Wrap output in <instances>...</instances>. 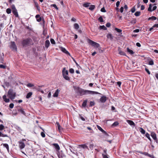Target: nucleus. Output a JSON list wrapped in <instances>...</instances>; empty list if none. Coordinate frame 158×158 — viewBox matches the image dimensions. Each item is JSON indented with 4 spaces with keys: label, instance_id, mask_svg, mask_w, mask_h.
<instances>
[{
    "label": "nucleus",
    "instance_id": "b1692460",
    "mask_svg": "<svg viewBox=\"0 0 158 158\" xmlns=\"http://www.w3.org/2000/svg\"><path fill=\"white\" fill-rule=\"evenodd\" d=\"M139 131L142 134H144L145 133V131L141 127H140L139 128Z\"/></svg>",
    "mask_w": 158,
    "mask_h": 158
},
{
    "label": "nucleus",
    "instance_id": "4d7b16f0",
    "mask_svg": "<svg viewBox=\"0 0 158 158\" xmlns=\"http://www.w3.org/2000/svg\"><path fill=\"white\" fill-rule=\"evenodd\" d=\"M14 106V104L12 103H10L9 105V107L10 108H13V107Z\"/></svg>",
    "mask_w": 158,
    "mask_h": 158
},
{
    "label": "nucleus",
    "instance_id": "ddd939ff",
    "mask_svg": "<svg viewBox=\"0 0 158 158\" xmlns=\"http://www.w3.org/2000/svg\"><path fill=\"white\" fill-rule=\"evenodd\" d=\"M2 98L6 102H8L10 101V100L9 98H6V95H4L2 96Z\"/></svg>",
    "mask_w": 158,
    "mask_h": 158
},
{
    "label": "nucleus",
    "instance_id": "13d9d810",
    "mask_svg": "<svg viewBox=\"0 0 158 158\" xmlns=\"http://www.w3.org/2000/svg\"><path fill=\"white\" fill-rule=\"evenodd\" d=\"M6 66L3 65H2V64L0 65V68L5 69L6 68Z\"/></svg>",
    "mask_w": 158,
    "mask_h": 158
},
{
    "label": "nucleus",
    "instance_id": "0e129e2a",
    "mask_svg": "<svg viewBox=\"0 0 158 158\" xmlns=\"http://www.w3.org/2000/svg\"><path fill=\"white\" fill-rule=\"evenodd\" d=\"M110 25L111 24L110 23H108L106 24V26L108 27H110Z\"/></svg>",
    "mask_w": 158,
    "mask_h": 158
},
{
    "label": "nucleus",
    "instance_id": "a18cd8bd",
    "mask_svg": "<svg viewBox=\"0 0 158 158\" xmlns=\"http://www.w3.org/2000/svg\"><path fill=\"white\" fill-rule=\"evenodd\" d=\"M4 126L2 124L0 125V131L2 130L4 128Z\"/></svg>",
    "mask_w": 158,
    "mask_h": 158
},
{
    "label": "nucleus",
    "instance_id": "39448f33",
    "mask_svg": "<svg viewBox=\"0 0 158 158\" xmlns=\"http://www.w3.org/2000/svg\"><path fill=\"white\" fill-rule=\"evenodd\" d=\"M8 95L11 99H14L16 96V93L12 89H10L8 92Z\"/></svg>",
    "mask_w": 158,
    "mask_h": 158
},
{
    "label": "nucleus",
    "instance_id": "f3484780",
    "mask_svg": "<svg viewBox=\"0 0 158 158\" xmlns=\"http://www.w3.org/2000/svg\"><path fill=\"white\" fill-rule=\"evenodd\" d=\"M61 50L63 52L65 53L66 54L69 55H70L69 52L67 51L66 50V49L64 48H61Z\"/></svg>",
    "mask_w": 158,
    "mask_h": 158
},
{
    "label": "nucleus",
    "instance_id": "20e7f679",
    "mask_svg": "<svg viewBox=\"0 0 158 158\" xmlns=\"http://www.w3.org/2000/svg\"><path fill=\"white\" fill-rule=\"evenodd\" d=\"M62 73L64 78L68 81L70 80L69 77L68 76V72L67 70H66L65 68H64L62 71Z\"/></svg>",
    "mask_w": 158,
    "mask_h": 158
},
{
    "label": "nucleus",
    "instance_id": "aec40b11",
    "mask_svg": "<svg viewBox=\"0 0 158 158\" xmlns=\"http://www.w3.org/2000/svg\"><path fill=\"white\" fill-rule=\"evenodd\" d=\"M50 42L49 40H47L45 41V46L46 48H48L50 45Z\"/></svg>",
    "mask_w": 158,
    "mask_h": 158
},
{
    "label": "nucleus",
    "instance_id": "a19ab883",
    "mask_svg": "<svg viewBox=\"0 0 158 158\" xmlns=\"http://www.w3.org/2000/svg\"><path fill=\"white\" fill-rule=\"evenodd\" d=\"M98 20L100 22H103L104 21L102 16H101L98 18Z\"/></svg>",
    "mask_w": 158,
    "mask_h": 158
},
{
    "label": "nucleus",
    "instance_id": "69168bd1",
    "mask_svg": "<svg viewBox=\"0 0 158 158\" xmlns=\"http://www.w3.org/2000/svg\"><path fill=\"white\" fill-rule=\"evenodd\" d=\"M145 70L146 71V72L148 73V74H150V72L149 71V70L148 69H147V68H145Z\"/></svg>",
    "mask_w": 158,
    "mask_h": 158
},
{
    "label": "nucleus",
    "instance_id": "dca6fc26",
    "mask_svg": "<svg viewBox=\"0 0 158 158\" xmlns=\"http://www.w3.org/2000/svg\"><path fill=\"white\" fill-rule=\"evenodd\" d=\"M60 91V90L59 89H57L53 95V96L54 97H57L58 96Z\"/></svg>",
    "mask_w": 158,
    "mask_h": 158
},
{
    "label": "nucleus",
    "instance_id": "412c9836",
    "mask_svg": "<svg viewBox=\"0 0 158 158\" xmlns=\"http://www.w3.org/2000/svg\"><path fill=\"white\" fill-rule=\"evenodd\" d=\"M18 111L19 112H20L22 114H23L24 115H26V113H25V111H24V110L23 108H21L20 109H18Z\"/></svg>",
    "mask_w": 158,
    "mask_h": 158
},
{
    "label": "nucleus",
    "instance_id": "49530a36",
    "mask_svg": "<svg viewBox=\"0 0 158 158\" xmlns=\"http://www.w3.org/2000/svg\"><path fill=\"white\" fill-rule=\"evenodd\" d=\"M34 86L33 84H32L31 83H28L27 85V86L28 87H32Z\"/></svg>",
    "mask_w": 158,
    "mask_h": 158
},
{
    "label": "nucleus",
    "instance_id": "37998d69",
    "mask_svg": "<svg viewBox=\"0 0 158 158\" xmlns=\"http://www.w3.org/2000/svg\"><path fill=\"white\" fill-rule=\"evenodd\" d=\"M137 152L142 154H143V155H145V156H146L147 155V152H141V151H137Z\"/></svg>",
    "mask_w": 158,
    "mask_h": 158
},
{
    "label": "nucleus",
    "instance_id": "7ed1b4c3",
    "mask_svg": "<svg viewBox=\"0 0 158 158\" xmlns=\"http://www.w3.org/2000/svg\"><path fill=\"white\" fill-rule=\"evenodd\" d=\"M88 43L91 44L92 46L95 47L97 48H98L100 52H102V51L100 49V47L99 44L89 39L88 40Z\"/></svg>",
    "mask_w": 158,
    "mask_h": 158
},
{
    "label": "nucleus",
    "instance_id": "ea45409f",
    "mask_svg": "<svg viewBox=\"0 0 158 158\" xmlns=\"http://www.w3.org/2000/svg\"><path fill=\"white\" fill-rule=\"evenodd\" d=\"M148 64L150 65H153L154 64V62L152 60H150L148 62Z\"/></svg>",
    "mask_w": 158,
    "mask_h": 158
},
{
    "label": "nucleus",
    "instance_id": "f704fd0d",
    "mask_svg": "<svg viewBox=\"0 0 158 158\" xmlns=\"http://www.w3.org/2000/svg\"><path fill=\"white\" fill-rule=\"evenodd\" d=\"M3 146L4 147L6 148L7 151H9V147L7 143H4L3 144Z\"/></svg>",
    "mask_w": 158,
    "mask_h": 158
},
{
    "label": "nucleus",
    "instance_id": "e433bc0d",
    "mask_svg": "<svg viewBox=\"0 0 158 158\" xmlns=\"http://www.w3.org/2000/svg\"><path fill=\"white\" fill-rule=\"evenodd\" d=\"M136 16H139L140 15V11H136L134 14Z\"/></svg>",
    "mask_w": 158,
    "mask_h": 158
},
{
    "label": "nucleus",
    "instance_id": "3c124183",
    "mask_svg": "<svg viewBox=\"0 0 158 158\" xmlns=\"http://www.w3.org/2000/svg\"><path fill=\"white\" fill-rule=\"evenodd\" d=\"M69 72L70 73H74V70L73 69L71 68L69 69Z\"/></svg>",
    "mask_w": 158,
    "mask_h": 158
},
{
    "label": "nucleus",
    "instance_id": "338daca9",
    "mask_svg": "<svg viewBox=\"0 0 158 158\" xmlns=\"http://www.w3.org/2000/svg\"><path fill=\"white\" fill-rule=\"evenodd\" d=\"M11 8L12 9V10H15L16 9L15 7V6L14 5H13L11 6Z\"/></svg>",
    "mask_w": 158,
    "mask_h": 158
},
{
    "label": "nucleus",
    "instance_id": "c85d7f7f",
    "mask_svg": "<svg viewBox=\"0 0 158 158\" xmlns=\"http://www.w3.org/2000/svg\"><path fill=\"white\" fill-rule=\"evenodd\" d=\"M90 4V3H88V2L85 3L83 4V6L84 7H87L89 6Z\"/></svg>",
    "mask_w": 158,
    "mask_h": 158
},
{
    "label": "nucleus",
    "instance_id": "774afa93",
    "mask_svg": "<svg viewBox=\"0 0 158 158\" xmlns=\"http://www.w3.org/2000/svg\"><path fill=\"white\" fill-rule=\"evenodd\" d=\"M103 158H108L106 154H102Z\"/></svg>",
    "mask_w": 158,
    "mask_h": 158
},
{
    "label": "nucleus",
    "instance_id": "4c0bfd02",
    "mask_svg": "<svg viewBox=\"0 0 158 158\" xmlns=\"http://www.w3.org/2000/svg\"><path fill=\"white\" fill-rule=\"evenodd\" d=\"M6 12L8 14H10L11 12V10L10 8H7L6 10Z\"/></svg>",
    "mask_w": 158,
    "mask_h": 158
},
{
    "label": "nucleus",
    "instance_id": "864d4df0",
    "mask_svg": "<svg viewBox=\"0 0 158 158\" xmlns=\"http://www.w3.org/2000/svg\"><path fill=\"white\" fill-rule=\"evenodd\" d=\"M35 5L36 6V7L37 10H39V7L38 4L37 2H35Z\"/></svg>",
    "mask_w": 158,
    "mask_h": 158
},
{
    "label": "nucleus",
    "instance_id": "c9c22d12",
    "mask_svg": "<svg viewBox=\"0 0 158 158\" xmlns=\"http://www.w3.org/2000/svg\"><path fill=\"white\" fill-rule=\"evenodd\" d=\"M99 28L100 29H103L104 30H106L107 29L106 27L104 25L100 26L99 27Z\"/></svg>",
    "mask_w": 158,
    "mask_h": 158
},
{
    "label": "nucleus",
    "instance_id": "9d476101",
    "mask_svg": "<svg viewBox=\"0 0 158 158\" xmlns=\"http://www.w3.org/2000/svg\"><path fill=\"white\" fill-rule=\"evenodd\" d=\"M19 147L20 149H23L25 147V144L23 142L19 141Z\"/></svg>",
    "mask_w": 158,
    "mask_h": 158
},
{
    "label": "nucleus",
    "instance_id": "c03bdc74",
    "mask_svg": "<svg viewBox=\"0 0 158 158\" xmlns=\"http://www.w3.org/2000/svg\"><path fill=\"white\" fill-rule=\"evenodd\" d=\"M95 104V103L94 102L91 101L90 102L89 106H94Z\"/></svg>",
    "mask_w": 158,
    "mask_h": 158
},
{
    "label": "nucleus",
    "instance_id": "8fccbe9b",
    "mask_svg": "<svg viewBox=\"0 0 158 158\" xmlns=\"http://www.w3.org/2000/svg\"><path fill=\"white\" fill-rule=\"evenodd\" d=\"M50 41L52 44H55V41L53 39H51Z\"/></svg>",
    "mask_w": 158,
    "mask_h": 158
},
{
    "label": "nucleus",
    "instance_id": "c756f323",
    "mask_svg": "<svg viewBox=\"0 0 158 158\" xmlns=\"http://www.w3.org/2000/svg\"><path fill=\"white\" fill-rule=\"evenodd\" d=\"M107 37L108 38L112 40L113 39V36L112 34H109L107 35Z\"/></svg>",
    "mask_w": 158,
    "mask_h": 158
},
{
    "label": "nucleus",
    "instance_id": "79ce46f5",
    "mask_svg": "<svg viewBox=\"0 0 158 158\" xmlns=\"http://www.w3.org/2000/svg\"><path fill=\"white\" fill-rule=\"evenodd\" d=\"M115 30L116 31H117V32L119 33H121L122 31V30H121L117 28H116L115 29Z\"/></svg>",
    "mask_w": 158,
    "mask_h": 158
},
{
    "label": "nucleus",
    "instance_id": "a878e982",
    "mask_svg": "<svg viewBox=\"0 0 158 158\" xmlns=\"http://www.w3.org/2000/svg\"><path fill=\"white\" fill-rule=\"evenodd\" d=\"M127 51L131 55L133 54L134 53V52L132 50L128 48H127Z\"/></svg>",
    "mask_w": 158,
    "mask_h": 158
},
{
    "label": "nucleus",
    "instance_id": "f257e3e1",
    "mask_svg": "<svg viewBox=\"0 0 158 158\" xmlns=\"http://www.w3.org/2000/svg\"><path fill=\"white\" fill-rule=\"evenodd\" d=\"M73 88L75 92L79 94L80 96H82L87 94H99V93L97 92L89 90H85L79 87L75 86H73Z\"/></svg>",
    "mask_w": 158,
    "mask_h": 158
},
{
    "label": "nucleus",
    "instance_id": "bf43d9fd",
    "mask_svg": "<svg viewBox=\"0 0 158 158\" xmlns=\"http://www.w3.org/2000/svg\"><path fill=\"white\" fill-rule=\"evenodd\" d=\"M120 2L119 1H117L116 3V6L117 7H118L119 5Z\"/></svg>",
    "mask_w": 158,
    "mask_h": 158
},
{
    "label": "nucleus",
    "instance_id": "cd10ccee",
    "mask_svg": "<svg viewBox=\"0 0 158 158\" xmlns=\"http://www.w3.org/2000/svg\"><path fill=\"white\" fill-rule=\"evenodd\" d=\"M145 136L151 142L152 141V139L150 137L149 134L148 133H147L145 134Z\"/></svg>",
    "mask_w": 158,
    "mask_h": 158
},
{
    "label": "nucleus",
    "instance_id": "5701e85b",
    "mask_svg": "<svg viewBox=\"0 0 158 158\" xmlns=\"http://www.w3.org/2000/svg\"><path fill=\"white\" fill-rule=\"evenodd\" d=\"M74 28L77 30H78L79 29V25L77 23H75L74 24Z\"/></svg>",
    "mask_w": 158,
    "mask_h": 158
},
{
    "label": "nucleus",
    "instance_id": "a211bd4d",
    "mask_svg": "<svg viewBox=\"0 0 158 158\" xmlns=\"http://www.w3.org/2000/svg\"><path fill=\"white\" fill-rule=\"evenodd\" d=\"M97 127H98V129L100 131L102 132V133H104L106 135L107 134V133L106 132V131H104L100 127L98 126Z\"/></svg>",
    "mask_w": 158,
    "mask_h": 158
},
{
    "label": "nucleus",
    "instance_id": "09e8293b",
    "mask_svg": "<svg viewBox=\"0 0 158 158\" xmlns=\"http://www.w3.org/2000/svg\"><path fill=\"white\" fill-rule=\"evenodd\" d=\"M135 11V6L133 7L131 10V11L132 13H134Z\"/></svg>",
    "mask_w": 158,
    "mask_h": 158
},
{
    "label": "nucleus",
    "instance_id": "6e6d98bb",
    "mask_svg": "<svg viewBox=\"0 0 158 158\" xmlns=\"http://www.w3.org/2000/svg\"><path fill=\"white\" fill-rule=\"evenodd\" d=\"M41 136L43 138H44L45 136V135L44 132H42L41 133Z\"/></svg>",
    "mask_w": 158,
    "mask_h": 158
},
{
    "label": "nucleus",
    "instance_id": "473e14b6",
    "mask_svg": "<svg viewBox=\"0 0 158 158\" xmlns=\"http://www.w3.org/2000/svg\"><path fill=\"white\" fill-rule=\"evenodd\" d=\"M87 100H85L83 102L82 106L83 107H85L86 105Z\"/></svg>",
    "mask_w": 158,
    "mask_h": 158
},
{
    "label": "nucleus",
    "instance_id": "2eb2a0df",
    "mask_svg": "<svg viewBox=\"0 0 158 158\" xmlns=\"http://www.w3.org/2000/svg\"><path fill=\"white\" fill-rule=\"evenodd\" d=\"M53 145L54 146L55 148L58 150H59L60 149V147L59 145L56 143H54L53 144Z\"/></svg>",
    "mask_w": 158,
    "mask_h": 158
},
{
    "label": "nucleus",
    "instance_id": "e2e57ef3",
    "mask_svg": "<svg viewBox=\"0 0 158 158\" xmlns=\"http://www.w3.org/2000/svg\"><path fill=\"white\" fill-rule=\"evenodd\" d=\"M69 149L71 152L73 153V152L74 151V150L71 147L69 146Z\"/></svg>",
    "mask_w": 158,
    "mask_h": 158
},
{
    "label": "nucleus",
    "instance_id": "bb28decb",
    "mask_svg": "<svg viewBox=\"0 0 158 158\" xmlns=\"http://www.w3.org/2000/svg\"><path fill=\"white\" fill-rule=\"evenodd\" d=\"M15 128L16 130H17L18 131H19V132H21L22 131V130L21 129V128L19 127L17 125L15 126Z\"/></svg>",
    "mask_w": 158,
    "mask_h": 158
},
{
    "label": "nucleus",
    "instance_id": "603ef678",
    "mask_svg": "<svg viewBox=\"0 0 158 158\" xmlns=\"http://www.w3.org/2000/svg\"><path fill=\"white\" fill-rule=\"evenodd\" d=\"M51 6H52L56 10H58V8L57 7V6H56V4H52V5H51Z\"/></svg>",
    "mask_w": 158,
    "mask_h": 158
},
{
    "label": "nucleus",
    "instance_id": "4be33fe9",
    "mask_svg": "<svg viewBox=\"0 0 158 158\" xmlns=\"http://www.w3.org/2000/svg\"><path fill=\"white\" fill-rule=\"evenodd\" d=\"M118 51L120 55L123 56H126V53L122 51L120 48H119Z\"/></svg>",
    "mask_w": 158,
    "mask_h": 158
},
{
    "label": "nucleus",
    "instance_id": "de8ad7c7",
    "mask_svg": "<svg viewBox=\"0 0 158 158\" xmlns=\"http://www.w3.org/2000/svg\"><path fill=\"white\" fill-rule=\"evenodd\" d=\"M56 124L57 125L58 129L59 130H60V125L59 123V122H57L56 123Z\"/></svg>",
    "mask_w": 158,
    "mask_h": 158
},
{
    "label": "nucleus",
    "instance_id": "5fc2aeb1",
    "mask_svg": "<svg viewBox=\"0 0 158 158\" xmlns=\"http://www.w3.org/2000/svg\"><path fill=\"white\" fill-rule=\"evenodd\" d=\"M101 11L102 12H105L106 11L104 7H102L101 9Z\"/></svg>",
    "mask_w": 158,
    "mask_h": 158
},
{
    "label": "nucleus",
    "instance_id": "2f4dec72",
    "mask_svg": "<svg viewBox=\"0 0 158 158\" xmlns=\"http://www.w3.org/2000/svg\"><path fill=\"white\" fill-rule=\"evenodd\" d=\"M79 146L83 148L88 149V147L85 144H81L79 145Z\"/></svg>",
    "mask_w": 158,
    "mask_h": 158
},
{
    "label": "nucleus",
    "instance_id": "6e6552de",
    "mask_svg": "<svg viewBox=\"0 0 158 158\" xmlns=\"http://www.w3.org/2000/svg\"><path fill=\"white\" fill-rule=\"evenodd\" d=\"M152 5L151 4H150L149 5V7L148 9V10L150 12H152L153 11H154L156 10L157 8V6H154L153 7V9H152Z\"/></svg>",
    "mask_w": 158,
    "mask_h": 158
},
{
    "label": "nucleus",
    "instance_id": "7c9ffc66",
    "mask_svg": "<svg viewBox=\"0 0 158 158\" xmlns=\"http://www.w3.org/2000/svg\"><path fill=\"white\" fill-rule=\"evenodd\" d=\"M157 18L155 16H152L151 17H149L148 18V20H155Z\"/></svg>",
    "mask_w": 158,
    "mask_h": 158
},
{
    "label": "nucleus",
    "instance_id": "1a4fd4ad",
    "mask_svg": "<svg viewBox=\"0 0 158 158\" xmlns=\"http://www.w3.org/2000/svg\"><path fill=\"white\" fill-rule=\"evenodd\" d=\"M107 100V98L105 96H102L100 99V101L102 103H104Z\"/></svg>",
    "mask_w": 158,
    "mask_h": 158
},
{
    "label": "nucleus",
    "instance_id": "052dcab7",
    "mask_svg": "<svg viewBox=\"0 0 158 158\" xmlns=\"http://www.w3.org/2000/svg\"><path fill=\"white\" fill-rule=\"evenodd\" d=\"M117 85H118L119 87H120L121 84V82L120 81H118L117 82Z\"/></svg>",
    "mask_w": 158,
    "mask_h": 158
},
{
    "label": "nucleus",
    "instance_id": "4468645a",
    "mask_svg": "<svg viewBox=\"0 0 158 158\" xmlns=\"http://www.w3.org/2000/svg\"><path fill=\"white\" fill-rule=\"evenodd\" d=\"M12 11L13 13L16 17H19V15L16 9L12 10Z\"/></svg>",
    "mask_w": 158,
    "mask_h": 158
},
{
    "label": "nucleus",
    "instance_id": "393cba45",
    "mask_svg": "<svg viewBox=\"0 0 158 158\" xmlns=\"http://www.w3.org/2000/svg\"><path fill=\"white\" fill-rule=\"evenodd\" d=\"M32 95V92H29L27 95L26 98H30L31 95Z\"/></svg>",
    "mask_w": 158,
    "mask_h": 158
},
{
    "label": "nucleus",
    "instance_id": "f8f14e48",
    "mask_svg": "<svg viewBox=\"0 0 158 158\" xmlns=\"http://www.w3.org/2000/svg\"><path fill=\"white\" fill-rule=\"evenodd\" d=\"M127 122L131 126H135V123L133 121L128 120L127 121Z\"/></svg>",
    "mask_w": 158,
    "mask_h": 158
},
{
    "label": "nucleus",
    "instance_id": "0eeeda50",
    "mask_svg": "<svg viewBox=\"0 0 158 158\" xmlns=\"http://www.w3.org/2000/svg\"><path fill=\"white\" fill-rule=\"evenodd\" d=\"M151 135L155 141L157 143H158V141L156 137V134L154 132H151Z\"/></svg>",
    "mask_w": 158,
    "mask_h": 158
},
{
    "label": "nucleus",
    "instance_id": "9b49d317",
    "mask_svg": "<svg viewBox=\"0 0 158 158\" xmlns=\"http://www.w3.org/2000/svg\"><path fill=\"white\" fill-rule=\"evenodd\" d=\"M39 86L38 87H35L34 88L36 89V90H37L38 91L44 94V91L43 90H41V89L40 88V87H42V86Z\"/></svg>",
    "mask_w": 158,
    "mask_h": 158
},
{
    "label": "nucleus",
    "instance_id": "680f3d73",
    "mask_svg": "<svg viewBox=\"0 0 158 158\" xmlns=\"http://www.w3.org/2000/svg\"><path fill=\"white\" fill-rule=\"evenodd\" d=\"M80 117L81 119L83 121H85V119L84 118H83V117L81 116V115H80Z\"/></svg>",
    "mask_w": 158,
    "mask_h": 158
},
{
    "label": "nucleus",
    "instance_id": "f03ea898",
    "mask_svg": "<svg viewBox=\"0 0 158 158\" xmlns=\"http://www.w3.org/2000/svg\"><path fill=\"white\" fill-rule=\"evenodd\" d=\"M32 42V40L30 38H28L25 39H23L22 41V45L23 48L28 46L31 44Z\"/></svg>",
    "mask_w": 158,
    "mask_h": 158
},
{
    "label": "nucleus",
    "instance_id": "72a5a7b5",
    "mask_svg": "<svg viewBox=\"0 0 158 158\" xmlns=\"http://www.w3.org/2000/svg\"><path fill=\"white\" fill-rule=\"evenodd\" d=\"M95 8V6L94 5H91L89 8V9L91 10H94Z\"/></svg>",
    "mask_w": 158,
    "mask_h": 158
},
{
    "label": "nucleus",
    "instance_id": "423d86ee",
    "mask_svg": "<svg viewBox=\"0 0 158 158\" xmlns=\"http://www.w3.org/2000/svg\"><path fill=\"white\" fill-rule=\"evenodd\" d=\"M10 48L13 50L16 51H17V48L15 43L14 41H11L10 42Z\"/></svg>",
    "mask_w": 158,
    "mask_h": 158
},
{
    "label": "nucleus",
    "instance_id": "58836bf2",
    "mask_svg": "<svg viewBox=\"0 0 158 158\" xmlns=\"http://www.w3.org/2000/svg\"><path fill=\"white\" fill-rule=\"evenodd\" d=\"M118 125V122H114L112 125V126L115 127Z\"/></svg>",
    "mask_w": 158,
    "mask_h": 158
},
{
    "label": "nucleus",
    "instance_id": "6ab92c4d",
    "mask_svg": "<svg viewBox=\"0 0 158 158\" xmlns=\"http://www.w3.org/2000/svg\"><path fill=\"white\" fill-rule=\"evenodd\" d=\"M35 18L36 19L37 21L38 22H40L41 20V18L39 15H37L35 16Z\"/></svg>",
    "mask_w": 158,
    "mask_h": 158
}]
</instances>
